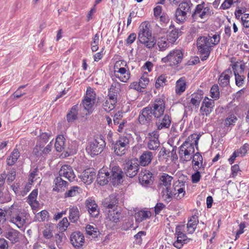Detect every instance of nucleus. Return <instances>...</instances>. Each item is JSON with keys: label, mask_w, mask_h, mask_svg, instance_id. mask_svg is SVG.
<instances>
[{"label": "nucleus", "mask_w": 249, "mask_h": 249, "mask_svg": "<svg viewBox=\"0 0 249 249\" xmlns=\"http://www.w3.org/2000/svg\"><path fill=\"white\" fill-rule=\"evenodd\" d=\"M200 136L195 133L190 135L179 147L178 154L181 160L187 161L191 160L193 157L192 162L196 160L200 161L202 164L203 159L200 154L197 152L194 154V146L197 149H198V143Z\"/></svg>", "instance_id": "f257e3e1"}, {"label": "nucleus", "mask_w": 249, "mask_h": 249, "mask_svg": "<svg viewBox=\"0 0 249 249\" xmlns=\"http://www.w3.org/2000/svg\"><path fill=\"white\" fill-rule=\"evenodd\" d=\"M10 221L15 224L18 228H22L26 223L28 213L21 210L15 208L12 206L9 210Z\"/></svg>", "instance_id": "f03ea898"}, {"label": "nucleus", "mask_w": 249, "mask_h": 249, "mask_svg": "<svg viewBox=\"0 0 249 249\" xmlns=\"http://www.w3.org/2000/svg\"><path fill=\"white\" fill-rule=\"evenodd\" d=\"M210 39L211 36H200L197 39L196 46L202 61L207 59L212 51Z\"/></svg>", "instance_id": "7ed1b4c3"}, {"label": "nucleus", "mask_w": 249, "mask_h": 249, "mask_svg": "<svg viewBox=\"0 0 249 249\" xmlns=\"http://www.w3.org/2000/svg\"><path fill=\"white\" fill-rule=\"evenodd\" d=\"M184 53L180 49H175L169 52L168 54L161 58V62L168 63L170 66L178 67L183 58Z\"/></svg>", "instance_id": "20e7f679"}, {"label": "nucleus", "mask_w": 249, "mask_h": 249, "mask_svg": "<svg viewBox=\"0 0 249 249\" xmlns=\"http://www.w3.org/2000/svg\"><path fill=\"white\" fill-rule=\"evenodd\" d=\"M106 146L105 141L99 137L89 141L86 148V151L91 157L100 154Z\"/></svg>", "instance_id": "39448f33"}, {"label": "nucleus", "mask_w": 249, "mask_h": 249, "mask_svg": "<svg viewBox=\"0 0 249 249\" xmlns=\"http://www.w3.org/2000/svg\"><path fill=\"white\" fill-rule=\"evenodd\" d=\"M114 148V152L118 156H122L125 153L129 144V140L125 136H120L119 139L114 142L113 140L110 141Z\"/></svg>", "instance_id": "423d86ee"}, {"label": "nucleus", "mask_w": 249, "mask_h": 249, "mask_svg": "<svg viewBox=\"0 0 249 249\" xmlns=\"http://www.w3.org/2000/svg\"><path fill=\"white\" fill-rule=\"evenodd\" d=\"M147 107H151L152 113L154 118H160L164 115L165 109V101L164 98L159 97L156 98L153 103Z\"/></svg>", "instance_id": "0eeeda50"}, {"label": "nucleus", "mask_w": 249, "mask_h": 249, "mask_svg": "<svg viewBox=\"0 0 249 249\" xmlns=\"http://www.w3.org/2000/svg\"><path fill=\"white\" fill-rule=\"evenodd\" d=\"M153 117L151 107H146L143 108L140 112L138 121L141 125L148 126L152 123Z\"/></svg>", "instance_id": "6e6552de"}, {"label": "nucleus", "mask_w": 249, "mask_h": 249, "mask_svg": "<svg viewBox=\"0 0 249 249\" xmlns=\"http://www.w3.org/2000/svg\"><path fill=\"white\" fill-rule=\"evenodd\" d=\"M121 213L116 209L109 210L106 219V225L111 229H114L120 221Z\"/></svg>", "instance_id": "1a4fd4ad"}, {"label": "nucleus", "mask_w": 249, "mask_h": 249, "mask_svg": "<svg viewBox=\"0 0 249 249\" xmlns=\"http://www.w3.org/2000/svg\"><path fill=\"white\" fill-rule=\"evenodd\" d=\"M231 75L232 71L230 68L226 69L220 75L218 82L220 87L222 88L221 90V94L223 93L225 95L228 94L227 92H223V90L224 88H228L230 87V78Z\"/></svg>", "instance_id": "9d476101"}, {"label": "nucleus", "mask_w": 249, "mask_h": 249, "mask_svg": "<svg viewBox=\"0 0 249 249\" xmlns=\"http://www.w3.org/2000/svg\"><path fill=\"white\" fill-rule=\"evenodd\" d=\"M214 107V100L206 96L203 99L201 106L200 108V112L202 115L209 116L213 110Z\"/></svg>", "instance_id": "9b49d317"}, {"label": "nucleus", "mask_w": 249, "mask_h": 249, "mask_svg": "<svg viewBox=\"0 0 249 249\" xmlns=\"http://www.w3.org/2000/svg\"><path fill=\"white\" fill-rule=\"evenodd\" d=\"M182 35L180 29L175 27L173 24L169 26V31L166 36L167 40L171 43V45L174 44L178 37Z\"/></svg>", "instance_id": "f8f14e48"}, {"label": "nucleus", "mask_w": 249, "mask_h": 249, "mask_svg": "<svg viewBox=\"0 0 249 249\" xmlns=\"http://www.w3.org/2000/svg\"><path fill=\"white\" fill-rule=\"evenodd\" d=\"M70 241L74 248H80L85 243V237L80 231L73 232L70 236Z\"/></svg>", "instance_id": "ddd939ff"}, {"label": "nucleus", "mask_w": 249, "mask_h": 249, "mask_svg": "<svg viewBox=\"0 0 249 249\" xmlns=\"http://www.w3.org/2000/svg\"><path fill=\"white\" fill-rule=\"evenodd\" d=\"M85 204L89 213L92 217H96L99 215L100 209L92 197L87 199Z\"/></svg>", "instance_id": "4468645a"}, {"label": "nucleus", "mask_w": 249, "mask_h": 249, "mask_svg": "<svg viewBox=\"0 0 249 249\" xmlns=\"http://www.w3.org/2000/svg\"><path fill=\"white\" fill-rule=\"evenodd\" d=\"M156 119H157L156 125L157 129L161 130L170 127L171 123V118L168 114H164L162 118L160 117Z\"/></svg>", "instance_id": "2eb2a0df"}, {"label": "nucleus", "mask_w": 249, "mask_h": 249, "mask_svg": "<svg viewBox=\"0 0 249 249\" xmlns=\"http://www.w3.org/2000/svg\"><path fill=\"white\" fill-rule=\"evenodd\" d=\"M152 36V33L149 29L148 24L142 23L139 27L138 33V39L140 42H143L144 39L150 38Z\"/></svg>", "instance_id": "dca6fc26"}, {"label": "nucleus", "mask_w": 249, "mask_h": 249, "mask_svg": "<svg viewBox=\"0 0 249 249\" xmlns=\"http://www.w3.org/2000/svg\"><path fill=\"white\" fill-rule=\"evenodd\" d=\"M113 85H111V88L108 90V97L109 99L111 100L110 105L108 107V105L109 104V102L107 100L105 102V104L104 105V109L107 112H109L112 110L115 107L116 104L117 103V93L115 92H111L110 90L112 88H113Z\"/></svg>", "instance_id": "f3484780"}, {"label": "nucleus", "mask_w": 249, "mask_h": 249, "mask_svg": "<svg viewBox=\"0 0 249 249\" xmlns=\"http://www.w3.org/2000/svg\"><path fill=\"white\" fill-rule=\"evenodd\" d=\"M53 183V190L57 192L64 191L68 185V183L62 179L60 177H56L54 179Z\"/></svg>", "instance_id": "a211bd4d"}, {"label": "nucleus", "mask_w": 249, "mask_h": 249, "mask_svg": "<svg viewBox=\"0 0 249 249\" xmlns=\"http://www.w3.org/2000/svg\"><path fill=\"white\" fill-rule=\"evenodd\" d=\"M140 164L137 158H133L128 160L124 164V170L127 171L129 170L132 171H139Z\"/></svg>", "instance_id": "6ab92c4d"}, {"label": "nucleus", "mask_w": 249, "mask_h": 249, "mask_svg": "<svg viewBox=\"0 0 249 249\" xmlns=\"http://www.w3.org/2000/svg\"><path fill=\"white\" fill-rule=\"evenodd\" d=\"M79 108L78 104L75 105L71 107L66 116L68 122L72 123L78 119Z\"/></svg>", "instance_id": "aec40b11"}, {"label": "nucleus", "mask_w": 249, "mask_h": 249, "mask_svg": "<svg viewBox=\"0 0 249 249\" xmlns=\"http://www.w3.org/2000/svg\"><path fill=\"white\" fill-rule=\"evenodd\" d=\"M114 75L116 78L123 82H126L129 78V72H126L125 68L122 67L119 69L118 71L116 70L114 71Z\"/></svg>", "instance_id": "412c9836"}, {"label": "nucleus", "mask_w": 249, "mask_h": 249, "mask_svg": "<svg viewBox=\"0 0 249 249\" xmlns=\"http://www.w3.org/2000/svg\"><path fill=\"white\" fill-rule=\"evenodd\" d=\"M203 91L202 90H198L191 95L190 103L196 107L198 108L199 106L200 102L203 99Z\"/></svg>", "instance_id": "4be33fe9"}, {"label": "nucleus", "mask_w": 249, "mask_h": 249, "mask_svg": "<svg viewBox=\"0 0 249 249\" xmlns=\"http://www.w3.org/2000/svg\"><path fill=\"white\" fill-rule=\"evenodd\" d=\"M187 14L184 11L178 7L174 14L175 21L178 24L184 23L187 19Z\"/></svg>", "instance_id": "5701e85b"}, {"label": "nucleus", "mask_w": 249, "mask_h": 249, "mask_svg": "<svg viewBox=\"0 0 249 249\" xmlns=\"http://www.w3.org/2000/svg\"><path fill=\"white\" fill-rule=\"evenodd\" d=\"M152 158L153 153L151 152L144 151L140 157L139 163L142 166H146L151 162Z\"/></svg>", "instance_id": "b1692460"}, {"label": "nucleus", "mask_w": 249, "mask_h": 249, "mask_svg": "<svg viewBox=\"0 0 249 249\" xmlns=\"http://www.w3.org/2000/svg\"><path fill=\"white\" fill-rule=\"evenodd\" d=\"M20 232L18 231L11 229L7 230L4 233V236L9 240L12 243H17L19 239Z\"/></svg>", "instance_id": "393cba45"}, {"label": "nucleus", "mask_w": 249, "mask_h": 249, "mask_svg": "<svg viewBox=\"0 0 249 249\" xmlns=\"http://www.w3.org/2000/svg\"><path fill=\"white\" fill-rule=\"evenodd\" d=\"M156 45L158 47L160 51H164L168 49L171 44V43L167 40V38L165 36H160L156 39Z\"/></svg>", "instance_id": "a878e982"}, {"label": "nucleus", "mask_w": 249, "mask_h": 249, "mask_svg": "<svg viewBox=\"0 0 249 249\" xmlns=\"http://www.w3.org/2000/svg\"><path fill=\"white\" fill-rule=\"evenodd\" d=\"M152 174L151 172H141L139 175L140 183L146 186L152 182Z\"/></svg>", "instance_id": "bb28decb"}, {"label": "nucleus", "mask_w": 249, "mask_h": 249, "mask_svg": "<svg viewBox=\"0 0 249 249\" xmlns=\"http://www.w3.org/2000/svg\"><path fill=\"white\" fill-rule=\"evenodd\" d=\"M81 180L87 184H90L95 176V172H77Z\"/></svg>", "instance_id": "cd10ccee"}, {"label": "nucleus", "mask_w": 249, "mask_h": 249, "mask_svg": "<svg viewBox=\"0 0 249 249\" xmlns=\"http://www.w3.org/2000/svg\"><path fill=\"white\" fill-rule=\"evenodd\" d=\"M69 219L72 223L77 221L80 216V212L76 206H70L69 208Z\"/></svg>", "instance_id": "c85d7f7f"}, {"label": "nucleus", "mask_w": 249, "mask_h": 249, "mask_svg": "<svg viewBox=\"0 0 249 249\" xmlns=\"http://www.w3.org/2000/svg\"><path fill=\"white\" fill-rule=\"evenodd\" d=\"M151 213L148 210H141L135 213V217L137 222L140 223L149 218Z\"/></svg>", "instance_id": "c756f323"}, {"label": "nucleus", "mask_w": 249, "mask_h": 249, "mask_svg": "<svg viewBox=\"0 0 249 249\" xmlns=\"http://www.w3.org/2000/svg\"><path fill=\"white\" fill-rule=\"evenodd\" d=\"M118 199L113 195L109 196V198H106L104 202V206L108 209H116L118 203Z\"/></svg>", "instance_id": "7c9ffc66"}, {"label": "nucleus", "mask_w": 249, "mask_h": 249, "mask_svg": "<svg viewBox=\"0 0 249 249\" xmlns=\"http://www.w3.org/2000/svg\"><path fill=\"white\" fill-rule=\"evenodd\" d=\"M110 172H98L97 176V181L100 185H104L107 183L109 180H111V177H109Z\"/></svg>", "instance_id": "2f4dec72"}, {"label": "nucleus", "mask_w": 249, "mask_h": 249, "mask_svg": "<svg viewBox=\"0 0 249 249\" xmlns=\"http://www.w3.org/2000/svg\"><path fill=\"white\" fill-rule=\"evenodd\" d=\"M20 156V153L17 148H14L6 159L7 164L9 166L13 165Z\"/></svg>", "instance_id": "473e14b6"}, {"label": "nucleus", "mask_w": 249, "mask_h": 249, "mask_svg": "<svg viewBox=\"0 0 249 249\" xmlns=\"http://www.w3.org/2000/svg\"><path fill=\"white\" fill-rule=\"evenodd\" d=\"M186 83L184 77H180L177 82L176 85V93L177 94L180 95L186 89Z\"/></svg>", "instance_id": "72a5a7b5"}, {"label": "nucleus", "mask_w": 249, "mask_h": 249, "mask_svg": "<svg viewBox=\"0 0 249 249\" xmlns=\"http://www.w3.org/2000/svg\"><path fill=\"white\" fill-rule=\"evenodd\" d=\"M198 223V217L196 215H193L187 224V231L189 233H192L195 231Z\"/></svg>", "instance_id": "f704fd0d"}, {"label": "nucleus", "mask_w": 249, "mask_h": 249, "mask_svg": "<svg viewBox=\"0 0 249 249\" xmlns=\"http://www.w3.org/2000/svg\"><path fill=\"white\" fill-rule=\"evenodd\" d=\"M231 66L235 77V84L238 87H240L243 85L245 78L244 76L239 74L237 70L238 66L236 63H235Z\"/></svg>", "instance_id": "c9c22d12"}, {"label": "nucleus", "mask_w": 249, "mask_h": 249, "mask_svg": "<svg viewBox=\"0 0 249 249\" xmlns=\"http://www.w3.org/2000/svg\"><path fill=\"white\" fill-rule=\"evenodd\" d=\"M38 176L37 172H32L30 175L29 182L25 185L21 194L25 195L30 190L34 181L36 180V177Z\"/></svg>", "instance_id": "e433bc0d"}, {"label": "nucleus", "mask_w": 249, "mask_h": 249, "mask_svg": "<svg viewBox=\"0 0 249 249\" xmlns=\"http://www.w3.org/2000/svg\"><path fill=\"white\" fill-rule=\"evenodd\" d=\"M38 194L37 189L34 190L28 196V203L33 208H37L39 203L36 201V198Z\"/></svg>", "instance_id": "4c0bfd02"}, {"label": "nucleus", "mask_w": 249, "mask_h": 249, "mask_svg": "<svg viewBox=\"0 0 249 249\" xmlns=\"http://www.w3.org/2000/svg\"><path fill=\"white\" fill-rule=\"evenodd\" d=\"M65 139L63 135L58 136L55 140L54 146L57 152H61L65 149Z\"/></svg>", "instance_id": "58836bf2"}, {"label": "nucleus", "mask_w": 249, "mask_h": 249, "mask_svg": "<svg viewBox=\"0 0 249 249\" xmlns=\"http://www.w3.org/2000/svg\"><path fill=\"white\" fill-rule=\"evenodd\" d=\"M111 173V181L114 186L118 185L122 182L124 172H110Z\"/></svg>", "instance_id": "ea45409f"}, {"label": "nucleus", "mask_w": 249, "mask_h": 249, "mask_svg": "<svg viewBox=\"0 0 249 249\" xmlns=\"http://www.w3.org/2000/svg\"><path fill=\"white\" fill-rule=\"evenodd\" d=\"M82 105L85 110H87L89 112L90 111L93 105V103H92L91 96H90V97L88 96H85L80 106Z\"/></svg>", "instance_id": "a19ab883"}, {"label": "nucleus", "mask_w": 249, "mask_h": 249, "mask_svg": "<svg viewBox=\"0 0 249 249\" xmlns=\"http://www.w3.org/2000/svg\"><path fill=\"white\" fill-rule=\"evenodd\" d=\"M193 4L191 0H183L178 5V8L184 11L187 14L190 13L191 10V7Z\"/></svg>", "instance_id": "79ce46f5"}, {"label": "nucleus", "mask_w": 249, "mask_h": 249, "mask_svg": "<svg viewBox=\"0 0 249 249\" xmlns=\"http://www.w3.org/2000/svg\"><path fill=\"white\" fill-rule=\"evenodd\" d=\"M173 178L166 174H163L160 178V185H162L166 188H171V181Z\"/></svg>", "instance_id": "37998d69"}, {"label": "nucleus", "mask_w": 249, "mask_h": 249, "mask_svg": "<svg viewBox=\"0 0 249 249\" xmlns=\"http://www.w3.org/2000/svg\"><path fill=\"white\" fill-rule=\"evenodd\" d=\"M237 120V118L235 114L229 113L228 117L225 120V126L226 127H231L235 125V123Z\"/></svg>", "instance_id": "c03bdc74"}, {"label": "nucleus", "mask_w": 249, "mask_h": 249, "mask_svg": "<svg viewBox=\"0 0 249 249\" xmlns=\"http://www.w3.org/2000/svg\"><path fill=\"white\" fill-rule=\"evenodd\" d=\"M167 82V76L166 75L161 74L156 79L155 85V87L157 89H159L160 87H163L166 85Z\"/></svg>", "instance_id": "a18cd8bd"}, {"label": "nucleus", "mask_w": 249, "mask_h": 249, "mask_svg": "<svg viewBox=\"0 0 249 249\" xmlns=\"http://www.w3.org/2000/svg\"><path fill=\"white\" fill-rule=\"evenodd\" d=\"M210 96L214 100H218L220 97L219 88L217 84L213 85L210 89Z\"/></svg>", "instance_id": "49530a36"}, {"label": "nucleus", "mask_w": 249, "mask_h": 249, "mask_svg": "<svg viewBox=\"0 0 249 249\" xmlns=\"http://www.w3.org/2000/svg\"><path fill=\"white\" fill-rule=\"evenodd\" d=\"M161 194H162L163 199L167 202H170L172 198L173 194L172 193L171 188H163Z\"/></svg>", "instance_id": "de8ad7c7"}, {"label": "nucleus", "mask_w": 249, "mask_h": 249, "mask_svg": "<svg viewBox=\"0 0 249 249\" xmlns=\"http://www.w3.org/2000/svg\"><path fill=\"white\" fill-rule=\"evenodd\" d=\"M86 231L87 234L92 235L93 237L97 236L99 231L96 226L88 225L86 227Z\"/></svg>", "instance_id": "09e8293b"}, {"label": "nucleus", "mask_w": 249, "mask_h": 249, "mask_svg": "<svg viewBox=\"0 0 249 249\" xmlns=\"http://www.w3.org/2000/svg\"><path fill=\"white\" fill-rule=\"evenodd\" d=\"M139 82L140 85H141V88L144 89L146 88L149 82L147 72H145L142 74V76L140 78Z\"/></svg>", "instance_id": "8fccbe9b"}, {"label": "nucleus", "mask_w": 249, "mask_h": 249, "mask_svg": "<svg viewBox=\"0 0 249 249\" xmlns=\"http://www.w3.org/2000/svg\"><path fill=\"white\" fill-rule=\"evenodd\" d=\"M141 44H144V46L148 48L152 49L156 45V40L154 37L152 36L148 39H144L143 42H140Z\"/></svg>", "instance_id": "3c124183"}, {"label": "nucleus", "mask_w": 249, "mask_h": 249, "mask_svg": "<svg viewBox=\"0 0 249 249\" xmlns=\"http://www.w3.org/2000/svg\"><path fill=\"white\" fill-rule=\"evenodd\" d=\"M44 147V145L39 144H36V146L34 148L32 151V155L35 156L36 158H41V148Z\"/></svg>", "instance_id": "603ef678"}, {"label": "nucleus", "mask_w": 249, "mask_h": 249, "mask_svg": "<svg viewBox=\"0 0 249 249\" xmlns=\"http://www.w3.org/2000/svg\"><path fill=\"white\" fill-rule=\"evenodd\" d=\"M79 187L73 186L65 193V197H69L76 196L79 194Z\"/></svg>", "instance_id": "864d4df0"}, {"label": "nucleus", "mask_w": 249, "mask_h": 249, "mask_svg": "<svg viewBox=\"0 0 249 249\" xmlns=\"http://www.w3.org/2000/svg\"><path fill=\"white\" fill-rule=\"evenodd\" d=\"M204 5L205 2L203 1L200 4H197L196 6L195 11L192 13V17L193 19H196L197 14H199V15L201 13Z\"/></svg>", "instance_id": "5fc2aeb1"}, {"label": "nucleus", "mask_w": 249, "mask_h": 249, "mask_svg": "<svg viewBox=\"0 0 249 249\" xmlns=\"http://www.w3.org/2000/svg\"><path fill=\"white\" fill-rule=\"evenodd\" d=\"M69 225V222L66 217H64L58 224V227L61 231H65Z\"/></svg>", "instance_id": "6e6d98bb"}, {"label": "nucleus", "mask_w": 249, "mask_h": 249, "mask_svg": "<svg viewBox=\"0 0 249 249\" xmlns=\"http://www.w3.org/2000/svg\"><path fill=\"white\" fill-rule=\"evenodd\" d=\"M238 1V0H224L220 9L222 10L228 9L230 8L233 3L237 2Z\"/></svg>", "instance_id": "4d7b16f0"}, {"label": "nucleus", "mask_w": 249, "mask_h": 249, "mask_svg": "<svg viewBox=\"0 0 249 249\" xmlns=\"http://www.w3.org/2000/svg\"><path fill=\"white\" fill-rule=\"evenodd\" d=\"M159 146L160 142L159 139H150L148 143V147L150 150L156 149Z\"/></svg>", "instance_id": "13d9d810"}, {"label": "nucleus", "mask_w": 249, "mask_h": 249, "mask_svg": "<svg viewBox=\"0 0 249 249\" xmlns=\"http://www.w3.org/2000/svg\"><path fill=\"white\" fill-rule=\"evenodd\" d=\"M53 227L51 226L46 227L43 231V236L46 239H50L53 236Z\"/></svg>", "instance_id": "bf43d9fd"}, {"label": "nucleus", "mask_w": 249, "mask_h": 249, "mask_svg": "<svg viewBox=\"0 0 249 249\" xmlns=\"http://www.w3.org/2000/svg\"><path fill=\"white\" fill-rule=\"evenodd\" d=\"M249 149V144L248 143H245L239 149L236 150L239 156L243 157L247 153L248 150Z\"/></svg>", "instance_id": "052dcab7"}, {"label": "nucleus", "mask_w": 249, "mask_h": 249, "mask_svg": "<svg viewBox=\"0 0 249 249\" xmlns=\"http://www.w3.org/2000/svg\"><path fill=\"white\" fill-rule=\"evenodd\" d=\"M123 112L119 111L113 116V124L114 125H118L119 124L120 121L121 120L123 117Z\"/></svg>", "instance_id": "680f3d73"}, {"label": "nucleus", "mask_w": 249, "mask_h": 249, "mask_svg": "<svg viewBox=\"0 0 249 249\" xmlns=\"http://www.w3.org/2000/svg\"><path fill=\"white\" fill-rule=\"evenodd\" d=\"M60 176H63L67 178L69 181H72L76 177L74 172H63L59 174Z\"/></svg>", "instance_id": "e2e57ef3"}, {"label": "nucleus", "mask_w": 249, "mask_h": 249, "mask_svg": "<svg viewBox=\"0 0 249 249\" xmlns=\"http://www.w3.org/2000/svg\"><path fill=\"white\" fill-rule=\"evenodd\" d=\"M175 191L177 192L175 193L174 195L178 199H181L184 196L185 191L184 188L179 187L177 190L175 189Z\"/></svg>", "instance_id": "0e129e2a"}, {"label": "nucleus", "mask_w": 249, "mask_h": 249, "mask_svg": "<svg viewBox=\"0 0 249 249\" xmlns=\"http://www.w3.org/2000/svg\"><path fill=\"white\" fill-rule=\"evenodd\" d=\"M51 149L52 145L50 144H48L44 148H41V153L42 158L45 159L47 156L48 154H49L51 151Z\"/></svg>", "instance_id": "69168bd1"}, {"label": "nucleus", "mask_w": 249, "mask_h": 249, "mask_svg": "<svg viewBox=\"0 0 249 249\" xmlns=\"http://www.w3.org/2000/svg\"><path fill=\"white\" fill-rule=\"evenodd\" d=\"M211 15V11L210 10V8L209 7H203V9L202 10V12L199 15V17L203 19L206 17V16H210Z\"/></svg>", "instance_id": "338daca9"}, {"label": "nucleus", "mask_w": 249, "mask_h": 249, "mask_svg": "<svg viewBox=\"0 0 249 249\" xmlns=\"http://www.w3.org/2000/svg\"><path fill=\"white\" fill-rule=\"evenodd\" d=\"M242 23L243 26L248 28L249 27V14H245L241 18Z\"/></svg>", "instance_id": "774afa93"}]
</instances>
